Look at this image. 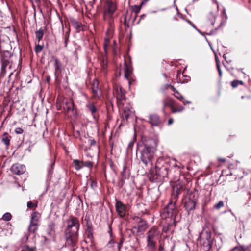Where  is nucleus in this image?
Returning <instances> with one entry per match:
<instances>
[{"mask_svg":"<svg viewBox=\"0 0 251 251\" xmlns=\"http://www.w3.org/2000/svg\"><path fill=\"white\" fill-rule=\"evenodd\" d=\"M157 146L156 141L152 138L142 139L137 144L140 159L146 166L152 165L154 152Z\"/></svg>","mask_w":251,"mask_h":251,"instance_id":"obj_1","label":"nucleus"},{"mask_svg":"<svg viewBox=\"0 0 251 251\" xmlns=\"http://www.w3.org/2000/svg\"><path fill=\"white\" fill-rule=\"evenodd\" d=\"M67 226L65 229L66 244L73 248L76 247L78 242V230L80 226L77 218L71 217L67 220Z\"/></svg>","mask_w":251,"mask_h":251,"instance_id":"obj_2","label":"nucleus"},{"mask_svg":"<svg viewBox=\"0 0 251 251\" xmlns=\"http://www.w3.org/2000/svg\"><path fill=\"white\" fill-rule=\"evenodd\" d=\"M178 212L176 206V200L174 201H171L164 209L163 216L165 218H171L176 216Z\"/></svg>","mask_w":251,"mask_h":251,"instance_id":"obj_3","label":"nucleus"},{"mask_svg":"<svg viewBox=\"0 0 251 251\" xmlns=\"http://www.w3.org/2000/svg\"><path fill=\"white\" fill-rule=\"evenodd\" d=\"M211 233L210 231L203 230L200 234L198 240L203 244L206 249H209L211 246L210 239Z\"/></svg>","mask_w":251,"mask_h":251,"instance_id":"obj_4","label":"nucleus"},{"mask_svg":"<svg viewBox=\"0 0 251 251\" xmlns=\"http://www.w3.org/2000/svg\"><path fill=\"white\" fill-rule=\"evenodd\" d=\"M40 218V215L38 212H34L31 214L30 225L28 228L30 233H34L36 231Z\"/></svg>","mask_w":251,"mask_h":251,"instance_id":"obj_5","label":"nucleus"},{"mask_svg":"<svg viewBox=\"0 0 251 251\" xmlns=\"http://www.w3.org/2000/svg\"><path fill=\"white\" fill-rule=\"evenodd\" d=\"M133 220L135 224L134 228L137 229V232L144 231L147 229V223L144 219L138 216H134L133 217Z\"/></svg>","mask_w":251,"mask_h":251,"instance_id":"obj_6","label":"nucleus"},{"mask_svg":"<svg viewBox=\"0 0 251 251\" xmlns=\"http://www.w3.org/2000/svg\"><path fill=\"white\" fill-rule=\"evenodd\" d=\"M107 8L104 13V18L105 20L107 17L109 18V24L112 26L113 24L112 15L116 9V6L112 2H108L107 3Z\"/></svg>","mask_w":251,"mask_h":251,"instance_id":"obj_7","label":"nucleus"},{"mask_svg":"<svg viewBox=\"0 0 251 251\" xmlns=\"http://www.w3.org/2000/svg\"><path fill=\"white\" fill-rule=\"evenodd\" d=\"M175 246V242L172 239H165L163 244L159 247V251H173Z\"/></svg>","mask_w":251,"mask_h":251,"instance_id":"obj_8","label":"nucleus"},{"mask_svg":"<svg viewBox=\"0 0 251 251\" xmlns=\"http://www.w3.org/2000/svg\"><path fill=\"white\" fill-rule=\"evenodd\" d=\"M64 109L66 110V114L68 116L71 117L75 116L76 114V111L75 108L74 102L71 100L65 102Z\"/></svg>","mask_w":251,"mask_h":251,"instance_id":"obj_9","label":"nucleus"},{"mask_svg":"<svg viewBox=\"0 0 251 251\" xmlns=\"http://www.w3.org/2000/svg\"><path fill=\"white\" fill-rule=\"evenodd\" d=\"M192 196L190 195L183 200L186 210L188 211L194 209L196 206V201L192 198Z\"/></svg>","mask_w":251,"mask_h":251,"instance_id":"obj_10","label":"nucleus"},{"mask_svg":"<svg viewBox=\"0 0 251 251\" xmlns=\"http://www.w3.org/2000/svg\"><path fill=\"white\" fill-rule=\"evenodd\" d=\"M115 207L118 214L121 217H124L127 211V206L120 201L116 200Z\"/></svg>","mask_w":251,"mask_h":251,"instance_id":"obj_11","label":"nucleus"},{"mask_svg":"<svg viewBox=\"0 0 251 251\" xmlns=\"http://www.w3.org/2000/svg\"><path fill=\"white\" fill-rule=\"evenodd\" d=\"M10 170L13 174L17 175H20L25 172L26 168L24 165L16 163L11 167Z\"/></svg>","mask_w":251,"mask_h":251,"instance_id":"obj_12","label":"nucleus"},{"mask_svg":"<svg viewBox=\"0 0 251 251\" xmlns=\"http://www.w3.org/2000/svg\"><path fill=\"white\" fill-rule=\"evenodd\" d=\"M92 91L93 97L96 99H99L100 97V92L99 89V82L95 79L92 84Z\"/></svg>","mask_w":251,"mask_h":251,"instance_id":"obj_13","label":"nucleus"},{"mask_svg":"<svg viewBox=\"0 0 251 251\" xmlns=\"http://www.w3.org/2000/svg\"><path fill=\"white\" fill-rule=\"evenodd\" d=\"M149 123L152 126H159L161 124V120L158 115L156 114H152L149 116Z\"/></svg>","mask_w":251,"mask_h":251,"instance_id":"obj_14","label":"nucleus"},{"mask_svg":"<svg viewBox=\"0 0 251 251\" xmlns=\"http://www.w3.org/2000/svg\"><path fill=\"white\" fill-rule=\"evenodd\" d=\"M155 171L156 174L162 177H166L168 174V169L167 167L164 166L159 167L158 164L155 165Z\"/></svg>","mask_w":251,"mask_h":251,"instance_id":"obj_15","label":"nucleus"},{"mask_svg":"<svg viewBox=\"0 0 251 251\" xmlns=\"http://www.w3.org/2000/svg\"><path fill=\"white\" fill-rule=\"evenodd\" d=\"M182 188V185L178 184L173 187L172 195L174 196V198L176 199L178 196L180 194V190Z\"/></svg>","mask_w":251,"mask_h":251,"instance_id":"obj_16","label":"nucleus"},{"mask_svg":"<svg viewBox=\"0 0 251 251\" xmlns=\"http://www.w3.org/2000/svg\"><path fill=\"white\" fill-rule=\"evenodd\" d=\"M71 24L78 31H79L83 29V24L80 22H78L76 20L73 19L72 20Z\"/></svg>","mask_w":251,"mask_h":251,"instance_id":"obj_17","label":"nucleus"},{"mask_svg":"<svg viewBox=\"0 0 251 251\" xmlns=\"http://www.w3.org/2000/svg\"><path fill=\"white\" fill-rule=\"evenodd\" d=\"M117 99L118 100L122 101L125 99V94L122 87L119 88V90L117 89Z\"/></svg>","mask_w":251,"mask_h":251,"instance_id":"obj_18","label":"nucleus"},{"mask_svg":"<svg viewBox=\"0 0 251 251\" xmlns=\"http://www.w3.org/2000/svg\"><path fill=\"white\" fill-rule=\"evenodd\" d=\"M147 247L149 251H154L156 249V242L155 240H147Z\"/></svg>","mask_w":251,"mask_h":251,"instance_id":"obj_19","label":"nucleus"},{"mask_svg":"<svg viewBox=\"0 0 251 251\" xmlns=\"http://www.w3.org/2000/svg\"><path fill=\"white\" fill-rule=\"evenodd\" d=\"M47 232L49 236V239L54 240L55 232L54 230L53 229V226L52 225H50L49 226V230H47Z\"/></svg>","mask_w":251,"mask_h":251,"instance_id":"obj_20","label":"nucleus"},{"mask_svg":"<svg viewBox=\"0 0 251 251\" xmlns=\"http://www.w3.org/2000/svg\"><path fill=\"white\" fill-rule=\"evenodd\" d=\"M147 234V240H155L157 233L155 230L151 229L148 231Z\"/></svg>","mask_w":251,"mask_h":251,"instance_id":"obj_21","label":"nucleus"},{"mask_svg":"<svg viewBox=\"0 0 251 251\" xmlns=\"http://www.w3.org/2000/svg\"><path fill=\"white\" fill-rule=\"evenodd\" d=\"M125 77L127 79L129 80V77L131 75L132 73V69L130 67L128 66L126 63L125 62Z\"/></svg>","mask_w":251,"mask_h":251,"instance_id":"obj_22","label":"nucleus"},{"mask_svg":"<svg viewBox=\"0 0 251 251\" xmlns=\"http://www.w3.org/2000/svg\"><path fill=\"white\" fill-rule=\"evenodd\" d=\"M86 107L91 112L94 118H95V116L94 114L97 111V108L95 104L94 103H89L86 105Z\"/></svg>","mask_w":251,"mask_h":251,"instance_id":"obj_23","label":"nucleus"},{"mask_svg":"<svg viewBox=\"0 0 251 251\" xmlns=\"http://www.w3.org/2000/svg\"><path fill=\"white\" fill-rule=\"evenodd\" d=\"M174 95L175 97H176L177 99H178L179 100L182 101L184 104H189L191 103L190 101L184 100V97L178 91H176V93H174Z\"/></svg>","mask_w":251,"mask_h":251,"instance_id":"obj_24","label":"nucleus"},{"mask_svg":"<svg viewBox=\"0 0 251 251\" xmlns=\"http://www.w3.org/2000/svg\"><path fill=\"white\" fill-rule=\"evenodd\" d=\"M73 165L75 169L77 170H79L83 167V161L77 159L73 160Z\"/></svg>","mask_w":251,"mask_h":251,"instance_id":"obj_25","label":"nucleus"},{"mask_svg":"<svg viewBox=\"0 0 251 251\" xmlns=\"http://www.w3.org/2000/svg\"><path fill=\"white\" fill-rule=\"evenodd\" d=\"M108 61L106 57H103L102 59L100 61V65L101 68L105 74H106V69L107 67Z\"/></svg>","mask_w":251,"mask_h":251,"instance_id":"obj_26","label":"nucleus"},{"mask_svg":"<svg viewBox=\"0 0 251 251\" xmlns=\"http://www.w3.org/2000/svg\"><path fill=\"white\" fill-rule=\"evenodd\" d=\"M55 162V161L54 159H51L50 160V163L49 164V167L48 168L49 175H51L52 174V170L54 168Z\"/></svg>","mask_w":251,"mask_h":251,"instance_id":"obj_27","label":"nucleus"},{"mask_svg":"<svg viewBox=\"0 0 251 251\" xmlns=\"http://www.w3.org/2000/svg\"><path fill=\"white\" fill-rule=\"evenodd\" d=\"M36 248L35 246H29V245L23 246L21 251H36Z\"/></svg>","mask_w":251,"mask_h":251,"instance_id":"obj_28","label":"nucleus"},{"mask_svg":"<svg viewBox=\"0 0 251 251\" xmlns=\"http://www.w3.org/2000/svg\"><path fill=\"white\" fill-rule=\"evenodd\" d=\"M36 36L37 39H38V42H39L43 38L44 35L43 30L40 28L39 30L36 31L35 32Z\"/></svg>","mask_w":251,"mask_h":251,"instance_id":"obj_29","label":"nucleus"},{"mask_svg":"<svg viewBox=\"0 0 251 251\" xmlns=\"http://www.w3.org/2000/svg\"><path fill=\"white\" fill-rule=\"evenodd\" d=\"M54 68L56 71H60L61 68V64L59 61V60L57 58L54 59Z\"/></svg>","mask_w":251,"mask_h":251,"instance_id":"obj_30","label":"nucleus"},{"mask_svg":"<svg viewBox=\"0 0 251 251\" xmlns=\"http://www.w3.org/2000/svg\"><path fill=\"white\" fill-rule=\"evenodd\" d=\"M12 215L9 212H6L2 216V219L5 221H9L11 220Z\"/></svg>","mask_w":251,"mask_h":251,"instance_id":"obj_31","label":"nucleus"},{"mask_svg":"<svg viewBox=\"0 0 251 251\" xmlns=\"http://www.w3.org/2000/svg\"><path fill=\"white\" fill-rule=\"evenodd\" d=\"M116 242L112 239H110L106 245L108 248L113 249L115 246Z\"/></svg>","mask_w":251,"mask_h":251,"instance_id":"obj_32","label":"nucleus"},{"mask_svg":"<svg viewBox=\"0 0 251 251\" xmlns=\"http://www.w3.org/2000/svg\"><path fill=\"white\" fill-rule=\"evenodd\" d=\"M130 116L129 109L128 108H125L124 111L123 116L125 117L126 120H127Z\"/></svg>","mask_w":251,"mask_h":251,"instance_id":"obj_33","label":"nucleus"},{"mask_svg":"<svg viewBox=\"0 0 251 251\" xmlns=\"http://www.w3.org/2000/svg\"><path fill=\"white\" fill-rule=\"evenodd\" d=\"M126 167L124 166L123 169V171L121 173V175L122 177V181L123 182L124 181V180L126 178V176L125 174V171H126Z\"/></svg>","mask_w":251,"mask_h":251,"instance_id":"obj_34","label":"nucleus"},{"mask_svg":"<svg viewBox=\"0 0 251 251\" xmlns=\"http://www.w3.org/2000/svg\"><path fill=\"white\" fill-rule=\"evenodd\" d=\"M170 107H171V111H172V113L179 112L182 111L183 110V107H181L180 109H176V108H175L174 107L173 104L170 105Z\"/></svg>","mask_w":251,"mask_h":251,"instance_id":"obj_35","label":"nucleus"},{"mask_svg":"<svg viewBox=\"0 0 251 251\" xmlns=\"http://www.w3.org/2000/svg\"><path fill=\"white\" fill-rule=\"evenodd\" d=\"M43 49V46L37 45L35 46L34 50L36 53L40 52Z\"/></svg>","mask_w":251,"mask_h":251,"instance_id":"obj_36","label":"nucleus"},{"mask_svg":"<svg viewBox=\"0 0 251 251\" xmlns=\"http://www.w3.org/2000/svg\"><path fill=\"white\" fill-rule=\"evenodd\" d=\"M223 206H224V202L221 201L214 205V208L216 209H219Z\"/></svg>","mask_w":251,"mask_h":251,"instance_id":"obj_37","label":"nucleus"},{"mask_svg":"<svg viewBox=\"0 0 251 251\" xmlns=\"http://www.w3.org/2000/svg\"><path fill=\"white\" fill-rule=\"evenodd\" d=\"M83 167L86 166L88 168H92L93 166V163L89 161L85 162L83 161Z\"/></svg>","mask_w":251,"mask_h":251,"instance_id":"obj_38","label":"nucleus"},{"mask_svg":"<svg viewBox=\"0 0 251 251\" xmlns=\"http://www.w3.org/2000/svg\"><path fill=\"white\" fill-rule=\"evenodd\" d=\"M210 17L211 18V19L210 20V24L212 25H214L215 22V16L212 13H211Z\"/></svg>","mask_w":251,"mask_h":251,"instance_id":"obj_39","label":"nucleus"},{"mask_svg":"<svg viewBox=\"0 0 251 251\" xmlns=\"http://www.w3.org/2000/svg\"><path fill=\"white\" fill-rule=\"evenodd\" d=\"M90 186L93 189H94L95 188H96L97 187V182L94 181V180L92 179H90Z\"/></svg>","mask_w":251,"mask_h":251,"instance_id":"obj_40","label":"nucleus"},{"mask_svg":"<svg viewBox=\"0 0 251 251\" xmlns=\"http://www.w3.org/2000/svg\"><path fill=\"white\" fill-rule=\"evenodd\" d=\"M170 225H166L165 226H164L162 229V231L164 233H167L170 229Z\"/></svg>","mask_w":251,"mask_h":251,"instance_id":"obj_41","label":"nucleus"},{"mask_svg":"<svg viewBox=\"0 0 251 251\" xmlns=\"http://www.w3.org/2000/svg\"><path fill=\"white\" fill-rule=\"evenodd\" d=\"M124 242V239L123 238H122L120 240V242L117 245V248H118V251H121V248L122 247V245H123Z\"/></svg>","mask_w":251,"mask_h":251,"instance_id":"obj_42","label":"nucleus"},{"mask_svg":"<svg viewBox=\"0 0 251 251\" xmlns=\"http://www.w3.org/2000/svg\"><path fill=\"white\" fill-rule=\"evenodd\" d=\"M23 132V129L20 127H17L15 129V132L17 134H21Z\"/></svg>","mask_w":251,"mask_h":251,"instance_id":"obj_43","label":"nucleus"},{"mask_svg":"<svg viewBox=\"0 0 251 251\" xmlns=\"http://www.w3.org/2000/svg\"><path fill=\"white\" fill-rule=\"evenodd\" d=\"M2 141L6 146H8L10 144V139L8 137L3 138Z\"/></svg>","mask_w":251,"mask_h":251,"instance_id":"obj_44","label":"nucleus"},{"mask_svg":"<svg viewBox=\"0 0 251 251\" xmlns=\"http://www.w3.org/2000/svg\"><path fill=\"white\" fill-rule=\"evenodd\" d=\"M239 80H235L232 81L231 82V85L232 87L236 88L239 85Z\"/></svg>","mask_w":251,"mask_h":251,"instance_id":"obj_45","label":"nucleus"},{"mask_svg":"<svg viewBox=\"0 0 251 251\" xmlns=\"http://www.w3.org/2000/svg\"><path fill=\"white\" fill-rule=\"evenodd\" d=\"M34 206V204H33V203L30 201H28L27 203V206L28 207V208H32L33 206Z\"/></svg>","mask_w":251,"mask_h":251,"instance_id":"obj_46","label":"nucleus"},{"mask_svg":"<svg viewBox=\"0 0 251 251\" xmlns=\"http://www.w3.org/2000/svg\"><path fill=\"white\" fill-rule=\"evenodd\" d=\"M140 10V7L137 5H134L133 10L136 12L138 13Z\"/></svg>","mask_w":251,"mask_h":251,"instance_id":"obj_47","label":"nucleus"},{"mask_svg":"<svg viewBox=\"0 0 251 251\" xmlns=\"http://www.w3.org/2000/svg\"><path fill=\"white\" fill-rule=\"evenodd\" d=\"M109 40L108 39L105 38V44L104 45V50H106V48H107L108 44H109Z\"/></svg>","mask_w":251,"mask_h":251,"instance_id":"obj_48","label":"nucleus"},{"mask_svg":"<svg viewBox=\"0 0 251 251\" xmlns=\"http://www.w3.org/2000/svg\"><path fill=\"white\" fill-rule=\"evenodd\" d=\"M172 104L171 103V102H169V103H164V106H163V111L164 112L165 111V107L166 106H169L170 107V105H171Z\"/></svg>","mask_w":251,"mask_h":251,"instance_id":"obj_49","label":"nucleus"},{"mask_svg":"<svg viewBox=\"0 0 251 251\" xmlns=\"http://www.w3.org/2000/svg\"><path fill=\"white\" fill-rule=\"evenodd\" d=\"M167 86L168 87H170V88L171 89V90L174 92V93H176V91H177L176 89L173 86H172L171 85H167Z\"/></svg>","mask_w":251,"mask_h":251,"instance_id":"obj_50","label":"nucleus"},{"mask_svg":"<svg viewBox=\"0 0 251 251\" xmlns=\"http://www.w3.org/2000/svg\"><path fill=\"white\" fill-rule=\"evenodd\" d=\"M31 2L33 3H35L38 5L40 2V0H31Z\"/></svg>","mask_w":251,"mask_h":251,"instance_id":"obj_51","label":"nucleus"},{"mask_svg":"<svg viewBox=\"0 0 251 251\" xmlns=\"http://www.w3.org/2000/svg\"><path fill=\"white\" fill-rule=\"evenodd\" d=\"M4 55L7 57H9L11 56V53L8 51H6L4 52Z\"/></svg>","mask_w":251,"mask_h":251,"instance_id":"obj_52","label":"nucleus"},{"mask_svg":"<svg viewBox=\"0 0 251 251\" xmlns=\"http://www.w3.org/2000/svg\"><path fill=\"white\" fill-rule=\"evenodd\" d=\"M231 251H243L239 247H235Z\"/></svg>","mask_w":251,"mask_h":251,"instance_id":"obj_53","label":"nucleus"},{"mask_svg":"<svg viewBox=\"0 0 251 251\" xmlns=\"http://www.w3.org/2000/svg\"><path fill=\"white\" fill-rule=\"evenodd\" d=\"M173 122V118H171L169 119L168 120V125H170L171 124H172Z\"/></svg>","mask_w":251,"mask_h":251,"instance_id":"obj_54","label":"nucleus"},{"mask_svg":"<svg viewBox=\"0 0 251 251\" xmlns=\"http://www.w3.org/2000/svg\"><path fill=\"white\" fill-rule=\"evenodd\" d=\"M216 63H217V70H218V71H219V70H221L220 63H219V62H218L217 61H216Z\"/></svg>","mask_w":251,"mask_h":251,"instance_id":"obj_55","label":"nucleus"},{"mask_svg":"<svg viewBox=\"0 0 251 251\" xmlns=\"http://www.w3.org/2000/svg\"><path fill=\"white\" fill-rule=\"evenodd\" d=\"M88 238H89L90 240H92L93 238L92 234L90 233L88 234Z\"/></svg>","mask_w":251,"mask_h":251,"instance_id":"obj_56","label":"nucleus"},{"mask_svg":"<svg viewBox=\"0 0 251 251\" xmlns=\"http://www.w3.org/2000/svg\"><path fill=\"white\" fill-rule=\"evenodd\" d=\"M212 1L213 2V3L217 4V8H218V3L217 1L216 0H212Z\"/></svg>","mask_w":251,"mask_h":251,"instance_id":"obj_57","label":"nucleus"},{"mask_svg":"<svg viewBox=\"0 0 251 251\" xmlns=\"http://www.w3.org/2000/svg\"><path fill=\"white\" fill-rule=\"evenodd\" d=\"M219 160L222 162H225L226 161V159L224 158H219Z\"/></svg>","mask_w":251,"mask_h":251,"instance_id":"obj_58","label":"nucleus"},{"mask_svg":"<svg viewBox=\"0 0 251 251\" xmlns=\"http://www.w3.org/2000/svg\"><path fill=\"white\" fill-rule=\"evenodd\" d=\"M67 41H68V38L66 37L65 38V47H66L67 45Z\"/></svg>","mask_w":251,"mask_h":251,"instance_id":"obj_59","label":"nucleus"},{"mask_svg":"<svg viewBox=\"0 0 251 251\" xmlns=\"http://www.w3.org/2000/svg\"><path fill=\"white\" fill-rule=\"evenodd\" d=\"M218 73H219V75L220 77H221L222 76V74L221 70H219V71H218Z\"/></svg>","mask_w":251,"mask_h":251,"instance_id":"obj_60","label":"nucleus"},{"mask_svg":"<svg viewBox=\"0 0 251 251\" xmlns=\"http://www.w3.org/2000/svg\"><path fill=\"white\" fill-rule=\"evenodd\" d=\"M223 25V23L222 22H220V23L219 24L217 28H216V30H217L218 28H219L222 25Z\"/></svg>","mask_w":251,"mask_h":251,"instance_id":"obj_61","label":"nucleus"},{"mask_svg":"<svg viewBox=\"0 0 251 251\" xmlns=\"http://www.w3.org/2000/svg\"><path fill=\"white\" fill-rule=\"evenodd\" d=\"M95 143V141L94 140H91V145H94Z\"/></svg>","mask_w":251,"mask_h":251,"instance_id":"obj_62","label":"nucleus"},{"mask_svg":"<svg viewBox=\"0 0 251 251\" xmlns=\"http://www.w3.org/2000/svg\"><path fill=\"white\" fill-rule=\"evenodd\" d=\"M132 145H133V143L131 142H130V143L129 144V145H128V147H130V146H132Z\"/></svg>","mask_w":251,"mask_h":251,"instance_id":"obj_63","label":"nucleus"},{"mask_svg":"<svg viewBox=\"0 0 251 251\" xmlns=\"http://www.w3.org/2000/svg\"><path fill=\"white\" fill-rule=\"evenodd\" d=\"M243 82L242 81H240L239 80V84H241V85H243Z\"/></svg>","mask_w":251,"mask_h":251,"instance_id":"obj_64","label":"nucleus"}]
</instances>
